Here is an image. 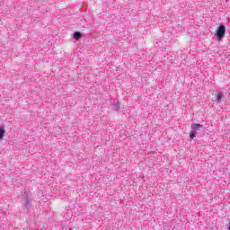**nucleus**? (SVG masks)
<instances>
[{
    "label": "nucleus",
    "instance_id": "423d86ee",
    "mask_svg": "<svg viewBox=\"0 0 230 230\" xmlns=\"http://www.w3.org/2000/svg\"><path fill=\"white\" fill-rule=\"evenodd\" d=\"M4 137V128H0V139H3Z\"/></svg>",
    "mask_w": 230,
    "mask_h": 230
},
{
    "label": "nucleus",
    "instance_id": "7ed1b4c3",
    "mask_svg": "<svg viewBox=\"0 0 230 230\" xmlns=\"http://www.w3.org/2000/svg\"><path fill=\"white\" fill-rule=\"evenodd\" d=\"M225 97H226V93L225 94L224 93H218L217 95V101L220 102L222 100V98H225Z\"/></svg>",
    "mask_w": 230,
    "mask_h": 230
},
{
    "label": "nucleus",
    "instance_id": "f03ea898",
    "mask_svg": "<svg viewBox=\"0 0 230 230\" xmlns=\"http://www.w3.org/2000/svg\"><path fill=\"white\" fill-rule=\"evenodd\" d=\"M74 39H75L76 40H78V39H82V33H80L78 31L75 32Z\"/></svg>",
    "mask_w": 230,
    "mask_h": 230
},
{
    "label": "nucleus",
    "instance_id": "39448f33",
    "mask_svg": "<svg viewBox=\"0 0 230 230\" xmlns=\"http://www.w3.org/2000/svg\"><path fill=\"white\" fill-rule=\"evenodd\" d=\"M194 128H195V130H200V128H202V125L195 123L194 124Z\"/></svg>",
    "mask_w": 230,
    "mask_h": 230
},
{
    "label": "nucleus",
    "instance_id": "0eeeda50",
    "mask_svg": "<svg viewBox=\"0 0 230 230\" xmlns=\"http://www.w3.org/2000/svg\"><path fill=\"white\" fill-rule=\"evenodd\" d=\"M229 1V0H226V2Z\"/></svg>",
    "mask_w": 230,
    "mask_h": 230
},
{
    "label": "nucleus",
    "instance_id": "20e7f679",
    "mask_svg": "<svg viewBox=\"0 0 230 230\" xmlns=\"http://www.w3.org/2000/svg\"><path fill=\"white\" fill-rule=\"evenodd\" d=\"M190 139H195V137H197V132L190 131Z\"/></svg>",
    "mask_w": 230,
    "mask_h": 230
},
{
    "label": "nucleus",
    "instance_id": "f257e3e1",
    "mask_svg": "<svg viewBox=\"0 0 230 230\" xmlns=\"http://www.w3.org/2000/svg\"><path fill=\"white\" fill-rule=\"evenodd\" d=\"M225 35H226V26L220 25L217 31V38L220 40L224 39Z\"/></svg>",
    "mask_w": 230,
    "mask_h": 230
}]
</instances>
